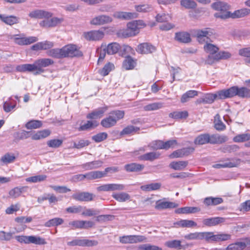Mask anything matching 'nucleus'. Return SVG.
Listing matches in <instances>:
<instances>
[{
  "instance_id": "1",
  "label": "nucleus",
  "mask_w": 250,
  "mask_h": 250,
  "mask_svg": "<svg viewBox=\"0 0 250 250\" xmlns=\"http://www.w3.org/2000/svg\"><path fill=\"white\" fill-rule=\"evenodd\" d=\"M204 49L205 51L208 54L205 61V63L207 64L212 65L220 60L227 59L231 56V54L228 52H218L219 49L217 46L208 42L204 45Z\"/></svg>"
},
{
  "instance_id": "2",
  "label": "nucleus",
  "mask_w": 250,
  "mask_h": 250,
  "mask_svg": "<svg viewBox=\"0 0 250 250\" xmlns=\"http://www.w3.org/2000/svg\"><path fill=\"white\" fill-rule=\"evenodd\" d=\"M125 116L123 110H115L109 113L108 117L103 119L101 122V125L104 128H108L115 126L117 122L122 119Z\"/></svg>"
},
{
  "instance_id": "3",
  "label": "nucleus",
  "mask_w": 250,
  "mask_h": 250,
  "mask_svg": "<svg viewBox=\"0 0 250 250\" xmlns=\"http://www.w3.org/2000/svg\"><path fill=\"white\" fill-rule=\"evenodd\" d=\"M225 92L224 93L227 99L231 98L235 96L242 98H250V89L245 87H242L239 88L237 86H234L228 89H225Z\"/></svg>"
},
{
  "instance_id": "4",
  "label": "nucleus",
  "mask_w": 250,
  "mask_h": 250,
  "mask_svg": "<svg viewBox=\"0 0 250 250\" xmlns=\"http://www.w3.org/2000/svg\"><path fill=\"white\" fill-rule=\"evenodd\" d=\"M193 34L197 41L200 43L207 42L209 37L213 34L212 30L209 28L197 29L193 31Z\"/></svg>"
},
{
  "instance_id": "5",
  "label": "nucleus",
  "mask_w": 250,
  "mask_h": 250,
  "mask_svg": "<svg viewBox=\"0 0 250 250\" xmlns=\"http://www.w3.org/2000/svg\"><path fill=\"white\" fill-rule=\"evenodd\" d=\"M63 57H75L83 56V53L77 48L76 45L68 44L62 47Z\"/></svg>"
},
{
  "instance_id": "6",
  "label": "nucleus",
  "mask_w": 250,
  "mask_h": 250,
  "mask_svg": "<svg viewBox=\"0 0 250 250\" xmlns=\"http://www.w3.org/2000/svg\"><path fill=\"white\" fill-rule=\"evenodd\" d=\"M104 173L100 171H93L86 173L85 174H79L73 176V180L75 182L83 181L85 179L88 180H92L102 178Z\"/></svg>"
},
{
  "instance_id": "7",
  "label": "nucleus",
  "mask_w": 250,
  "mask_h": 250,
  "mask_svg": "<svg viewBox=\"0 0 250 250\" xmlns=\"http://www.w3.org/2000/svg\"><path fill=\"white\" fill-rule=\"evenodd\" d=\"M138 22L143 23L142 21H136L127 24V28L123 31V36L125 37H129L135 36L139 33L140 27H138Z\"/></svg>"
},
{
  "instance_id": "8",
  "label": "nucleus",
  "mask_w": 250,
  "mask_h": 250,
  "mask_svg": "<svg viewBox=\"0 0 250 250\" xmlns=\"http://www.w3.org/2000/svg\"><path fill=\"white\" fill-rule=\"evenodd\" d=\"M225 92V89H223L217 91L215 94H207L202 99L200 103L211 104L216 99H226L227 97L224 94Z\"/></svg>"
},
{
  "instance_id": "9",
  "label": "nucleus",
  "mask_w": 250,
  "mask_h": 250,
  "mask_svg": "<svg viewBox=\"0 0 250 250\" xmlns=\"http://www.w3.org/2000/svg\"><path fill=\"white\" fill-rule=\"evenodd\" d=\"M108 107L106 105L96 108L86 115V118L92 120H96L103 117L104 113L108 110Z\"/></svg>"
},
{
  "instance_id": "10",
  "label": "nucleus",
  "mask_w": 250,
  "mask_h": 250,
  "mask_svg": "<svg viewBox=\"0 0 250 250\" xmlns=\"http://www.w3.org/2000/svg\"><path fill=\"white\" fill-rule=\"evenodd\" d=\"M104 32L100 30H92L83 33V36L85 39L90 41L101 40L104 38Z\"/></svg>"
},
{
  "instance_id": "11",
  "label": "nucleus",
  "mask_w": 250,
  "mask_h": 250,
  "mask_svg": "<svg viewBox=\"0 0 250 250\" xmlns=\"http://www.w3.org/2000/svg\"><path fill=\"white\" fill-rule=\"evenodd\" d=\"M146 239L145 236L142 235H126L120 237L119 240L122 244H132L143 242Z\"/></svg>"
},
{
  "instance_id": "12",
  "label": "nucleus",
  "mask_w": 250,
  "mask_h": 250,
  "mask_svg": "<svg viewBox=\"0 0 250 250\" xmlns=\"http://www.w3.org/2000/svg\"><path fill=\"white\" fill-rule=\"evenodd\" d=\"M156 50V47L148 42L140 43L137 46L136 48L137 52L142 54L152 53Z\"/></svg>"
},
{
  "instance_id": "13",
  "label": "nucleus",
  "mask_w": 250,
  "mask_h": 250,
  "mask_svg": "<svg viewBox=\"0 0 250 250\" xmlns=\"http://www.w3.org/2000/svg\"><path fill=\"white\" fill-rule=\"evenodd\" d=\"M112 21V18L105 15H101L97 16L92 19L90 21V23L95 25H101L109 23Z\"/></svg>"
},
{
  "instance_id": "14",
  "label": "nucleus",
  "mask_w": 250,
  "mask_h": 250,
  "mask_svg": "<svg viewBox=\"0 0 250 250\" xmlns=\"http://www.w3.org/2000/svg\"><path fill=\"white\" fill-rule=\"evenodd\" d=\"M125 186L123 184H107L98 187L97 189L99 191H114L123 190L125 189Z\"/></svg>"
},
{
  "instance_id": "15",
  "label": "nucleus",
  "mask_w": 250,
  "mask_h": 250,
  "mask_svg": "<svg viewBox=\"0 0 250 250\" xmlns=\"http://www.w3.org/2000/svg\"><path fill=\"white\" fill-rule=\"evenodd\" d=\"M250 245V237L245 238L243 241L237 242L229 245L224 250H243L247 245Z\"/></svg>"
},
{
  "instance_id": "16",
  "label": "nucleus",
  "mask_w": 250,
  "mask_h": 250,
  "mask_svg": "<svg viewBox=\"0 0 250 250\" xmlns=\"http://www.w3.org/2000/svg\"><path fill=\"white\" fill-rule=\"evenodd\" d=\"M95 195L88 192H80L73 194V199L81 202H89L92 201Z\"/></svg>"
},
{
  "instance_id": "17",
  "label": "nucleus",
  "mask_w": 250,
  "mask_h": 250,
  "mask_svg": "<svg viewBox=\"0 0 250 250\" xmlns=\"http://www.w3.org/2000/svg\"><path fill=\"white\" fill-rule=\"evenodd\" d=\"M179 205L174 202L164 201L159 200L156 202L155 208L157 210L177 208Z\"/></svg>"
},
{
  "instance_id": "18",
  "label": "nucleus",
  "mask_w": 250,
  "mask_h": 250,
  "mask_svg": "<svg viewBox=\"0 0 250 250\" xmlns=\"http://www.w3.org/2000/svg\"><path fill=\"white\" fill-rule=\"evenodd\" d=\"M34 67V74H41L44 71L43 68L47 66V59H42L36 61L33 63Z\"/></svg>"
},
{
  "instance_id": "19",
  "label": "nucleus",
  "mask_w": 250,
  "mask_h": 250,
  "mask_svg": "<svg viewBox=\"0 0 250 250\" xmlns=\"http://www.w3.org/2000/svg\"><path fill=\"white\" fill-rule=\"evenodd\" d=\"M137 14L135 13L117 11L114 13L113 16L120 20H129L137 18Z\"/></svg>"
},
{
  "instance_id": "20",
  "label": "nucleus",
  "mask_w": 250,
  "mask_h": 250,
  "mask_svg": "<svg viewBox=\"0 0 250 250\" xmlns=\"http://www.w3.org/2000/svg\"><path fill=\"white\" fill-rule=\"evenodd\" d=\"M226 219L223 217H216L205 219L203 221L204 225L208 227L216 226L225 222Z\"/></svg>"
},
{
  "instance_id": "21",
  "label": "nucleus",
  "mask_w": 250,
  "mask_h": 250,
  "mask_svg": "<svg viewBox=\"0 0 250 250\" xmlns=\"http://www.w3.org/2000/svg\"><path fill=\"white\" fill-rule=\"evenodd\" d=\"M16 43L20 45H24L30 44L32 43L36 42L38 38L36 37H28L23 38H15L14 39Z\"/></svg>"
},
{
  "instance_id": "22",
  "label": "nucleus",
  "mask_w": 250,
  "mask_h": 250,
  "mask_svg": "<svg viewBox=\"0 0 250 250\" xmlns=\"http://www.w3.org/2000/svg\"><path fill=\"white\" fill-rule=\"evenodd\" d=\"M0 20L7 25H12L19 23L20 19L18 17L13 15L6 16L0 14Z\"/></svg>"
},
{
  "instance_id": "23",
  "label": "nucleus",
  "mask_w": 250,
  "mask_h": 250,
  "mask_svg": "<svg viewBox=\"0 0 250 250\" xmlns=\"http://www.w3.org/2000/svg\"><path fill=\"white\" fill-rule=\"evenodd\" d=\"M229 161V159H228ZM240 159H232V161H229L223 164H217L213 165L212 167L215 168H221L225 167H237L240 163Z\"/></svg>"
},
{
  "instance_id": "24",
  "label": "nucleus",
  "mask_w": 250,
  "mask_h": 250,
  "mask_svg": "<svg viewBox=\"0 0 250 250\" xmlns=\"http://www.w3.org/2000/svg\"><path fill=\"white\" fill-rule=\"evenodd\" d=\"M200 211V208L198 207H185L178 208L175 210L177 214H189L194 213Z\"/></svg>"
},
{
  "instance_id": "25",
  "label": "nucleus",
  "mask_w": 250,
  "mask_h": 250,
  "mask_svg": "<svg viewBox=\"0 0 250 250\" xmlns=\"http://www.w3.org/2000/svg\"><path fill=\"white\" fill-rule=\"evenodd\" d=\"M62 18L53 17L52 14L48 12V27L59 26L63 21Z\"/></svg>"
},
{
  "instance_id": "26",
  "label": "nucleus",
  "mask_w": 250,
  "mask_h": 250,
  "mask_svg": "<svg viewBox=\"0 0 250 250\" xmlns=\"http://www.w3.org/2000/svg\"><path fill=\"white\" fill-rule=\"evenodd\" d=\"M28 16L31 19H42L47 17V12L44 10L35 9L31 11Z\"/></svg>"
},
{
  "instance_id": "27",
  "label": "nucleus",
  "mask_w": 250,
  "mask_h": 250,
  "mask_svg": "<svg viewBox=\"0 0 250 250\" xmlns=\"http://www.w3.org/2000/svg\"><path fill=\"white\" fill-rule=\"evenodd\" d=\"M223 202V199L220 197H208L204 199L203 203L207 206H216Z\"/></svg>"
},
{
  "instance_id": "28",
  "label": "nucleus",
  "mask_w": 250,
  "mask_h": 250,
  "mask_svg": "<svg viewBox=\"0 0 250 250\" xmlns=\"http://www.w3.org/2000/svg\"><path fill=\"white\" fill-rule=\"evenodd\" d=\"M103 163L102 161L97 160L83 164L81 167L85 170H88L101 167Z\"/></svg>"
},
{
  "instance_id": "29",
  "label": "nucleus",
  "mask_w": 250,
  "mask_h": 250,
  "mask_svg": "<svg viewBox=\"0 0 250 250\" xmlns=\"http://www.w3.org/2000/svg\"><path fill=\"white\" fill-rule=\"evenodd\" d=\"M145 166L137 163H131L125 166V169L127 172H139L142 170Z\"/></svg>"
},
{
  "instance_id": "30",
  "label": "nucleus",
  "mask_w": 250,
  "mask_h": 250,
  "mask_svg": "<svg viewBox=\"0 0 250 250\" xmlns=\"http://www.w3.org/2000/svg\"><path fill=\"white\" fill-rule=\"evenodd\" d=\"M188 162L186 161H173L169 164V167L175 170H182L187 167Z\"/></svg>"
},
{
  "instance_id": "31",
  "label": "nucleus",
  "mask_w": 250,
  "mask_h": 250,
  "mask_svg": "<svg viewBox=\"0 0 250 250\" xmlns=\"http://www.w3.org/2000/svg\"><path fill=\"white\" fill-rule=\"evenodd\" d=\"M180 240H174L169 241L166 243V246L169 248H174L178 250L185 249L190 246V245L188 244L182 246Z\"/></svg>"
},
{
  "instance_id": "32",
  "label": "nucleus",
  "mask_w": 250,
  "mask_h": 250,
  "mask_svg": "<svg viewBox=\"0 0 250 250\" xmlns=\"http://www.w3.org/2000/svg\"><path fill=\"white\" fill-rule=\"evenodd\" d=\"M27 188L26 186L14 188L9 191V196L12 198H16L19 197L21 193L25 192Z\"/></svg>"
},
{
  "instance_id": "33",
  "label": "nucleus",
  "mask_w": 250,
  "mask_h": 250,
  "mask_svg": "<svg viewBox=\"0 0 250 250\" xmlns=\"http://www.w3.org/2000/svg\"><path fill=\"white\" fill-rule=\"evenodd\" d=\"M239 55L244 58L245 63L250 65V47H245L239 50Z\"/></svg>"
},
{
  "instance_id": "34",
  "label": "nucleus",
  "mask_w": 250,
  "mask_h": 250,
  "mask_svg": "<svg viewBox=\"0 0 250 250\" xmlns=\"http://www.w3.org/2000/svg\"><path fill=\"white\" fill-rule=\"evenodd\" d=\"M175 39L184 43H188L191 42L190 34L184 32L176 33L175 34Z\"/></svg>"
},
{
  "instance_id": "35",
  "label": "nucleus",
  "mask_w": 250,
  "mask_h": 250,
  "mask_svg": "<svg viewBox=\"0 0 250 250\" xmlns=\"http://www.w3.org/2000/svg\"><path fill=\"white\" fill-rule=\"evenodd\" d=\"M160 155V153L158 152H151L141 155L139 158L140 160L153 161L159 158Z\"/></svg>"
},
{
  "instance_id": "36",
  "label": "nucleus",
  "mask_w": 250,
  "mask_h": 250,
  "mask_svg": "<svg viewBox=\"0 0 250 250\" xmlns=\"http://www.w3.org/2000/svg\"><path fill=\"white\" fill-rule=\"evenodd\" d=\"M250 14V9L248 8H242L235 11L232 13L231 18L237 19L246 17Z\"/></svg>"
},
{
  "instance_id": "37",
  "label": "nucleus",
  "mask_w": 250,
  "mask_h": 250,
  "mask_svg": "<svg viewBox=\"0 0 250 250\" xmlns=\"http://www.w3.org/2000/svg\"><path fill=\"white\" fill-rule=\"evenodd\" d=\"M99 122L97 120H88L84 124L81 125L80 130H88L94 129L99 125Z\"/></svg>"
},
{
  "instance_id": "38",
  "label": "nucleus",
  "mask_w": 250,
  "mask_h": 250,
  "mask_svg": "<svg viewBox=\"0 0 250 250\" xmlns=\"http://www.w3.org/2000/svg\"><path fill=\"white\" fill-rule=\"evenodd\" d=\"M107 54L108 55H113L117 53L120 49V46L117 42H112L108 44L107 46H104Z\"/></svg>"
},
{
  "instance_id": "39",
  "label": "nucleus",
  "mask_w": 250,
  "mask_h": 250,
  "mask_svg": "<svg viewBox=\"0 0 250 250\" xmlns=\"http://www.w3.org/2000/svg\"><path fill=\"white\" fill-rule=\"evenodd\" d=\"M174 224L182 228H192L197 226L196 223L190 220H181L174 223Z\"/></svg>"
},
{
  "instance_id": "40",
  "label": "nucleus",
  "mask_w": 250,
  "mask_h": 250,
  "mask_svg": "<svg viewBox=\"0 0 250 250\" xmlns=\"http://www.w3.org/2000/svg\"><path fill=\"white\" fill-rule=\"evenodd\" d=\"M209 134L205 133L198 136L194 140L195 145H203L208 143Z\"/></svg>"
},
{
  "instance_id": "41",
  "label": "nucleus",
  "mask_w": 250,
  "mask_h": 250,
  "mask_svg": "<svg viewBox=\"0 0 250 250\" xmlns=\"http://www.w3.org/2000/svg\"><path fill=\"white\" fill-rule=\"evenodd\" d=\"M212 8L219 12L227 11L229 9V6L223 1H217L214 2L211 5Z\"/></svg>"
},
{
  "instance_id": "42",
  "label": "nucleus",
  "mask_w": 250,
  "mask_h": 250,
  "mask_svg": "<svg viewBox=\"0 0 250 250\" xmlns=\"http://www.w3.org/2000/svg\"><path fill=\"white\" fill-rule=\"evenodd\" d=\"M112 197L120 202H124L130 199V195L125 192L114 193L112 195Z\"/></svg>"
},
{
  "instance_id": "43",
  "label": "nucleus",
  "mask_w": 250,
  "mask_h": 250,
  "mask_svg": "<svg viewBox=\"0 0 250 250\" xmlns=\"http://www.w3.org/2000/svg\"><path fill=\"white\" fill-rule=\"evenodd\" d=\"M34 67L33 64H23L17 65L16 70L20 72H33L34 71Z\"/></svg>"
},
{
  "instance_id": "44",
  "label": "nucleus",
  "mask_w": 250,
  "mask_h": 250,
  "mask_svg": "<svg viewBox=\"0 0 250 250\" xmlns=\"http://www.w3.org/2000/svg\"><path fill=\"white\" fill-rule=\"evenodd\" d=\"M188 115L187 111H174L169 114V117L174 119H186Z\"/></svg>"
},
{
  "instance_id": "45",
  "label": "nucleus",
  "mask_w": 250,
  "mask_h": 250,
  "mask_svg": "<svg viewBox=\"0 0 250 250\" xmlns=\"http://www.w3.org/2000/svg\"><path fill=\"white\" fill-rule=\"evenodd\" d=\"M161 187V184L159 183H151L150 184L142 186L141 189L143 191H150L159 189Z\"/></svg>"
},
{
  "instance_id": "46",
  "label": "nucleus",
  "mask_w": 250,
  "mask_h": 250,
  "mask_svg": "<svg viewBox=\"0 0 250 250\" xmlns=\"http://www.w3.org/2000/svg\"><path fill=\"white\" fill-rule=\"evenodd\" d=\"M42 125V122L39 120H31L25 125L28 129H34L40 128Z\"/></svg>"
},
{
  "instance_id": "47",
  "label": "nucleus",
  "mask_w": 250,
  "mask_h": 250,
  "mask_svg": "<svg viewBox=\"0 0 250 250\" xmlns=\"http://www.w3.org/2000/svg\"><path fill=\"white\" fill-rule=\"evenodd\" d=\"M198 92L196 90H189L186 93H184L181 97V102L182 103L188 102L189 99L192 98L196 96H197Z\"/></svg>"
},
{
  "instance_id": "48",
  "label": "nucleus",
  "mask_w": 250,
  "mask_h": 250,
  "mask_svg": "<svg viewBox=\"0 0 250 250\" xmlns=\"http://www.w3.org/2000/svg\"><path fill=\"white\" fill-rule=\"evenodd\" d=\"M250 140V134L243 133L237 135L233 138V141L235 143H242Z\"/></svg>"
},
{
  "instance_id": "49",
  "label": "nucleus",
  "mask_w": 250,
  "mask_h": 250,
  "mask_svg": "<svg viewBox=\"0 0 250 250\" xmlns=\"http://www.w3.org/2000/svg\"><path fill=\"white\" fill-rule=\"evenodd\" d=\"M136 62L130 56L127 57L123 62V67L126 70L133 69Z\"/></svg>"
},
{
  "instance_id": "50",
  "label": "nucleus",
  "mask_w": 250,
  "mask_h": 250,
  "mask_svg": "<svg viewBox=\"0 0 250 250\" xmlns=\"http://www.w3.org/2000/svg\"><path fill=\"white\" fill-rule=\"evenodd\" d=\"M163 104V103L160 102L153 103L145 106L144 109L147 111L156 110L162 108Z\"/></svg>"
},
{
  "instance_id": "51",
  "label": "nucleus",
  "mask_w": 250,
  "mask_h": 250,
  "mask_svg": "<svg viewBox=\"0 0 250 250\" xmlns=\"http://www.w3.org/2000/svg\"><path fill=\"white\" fill-rule=\"evenodd\" d=\"M240 147L238 145H226L220 148V150L224 153L235 152L239 149Z\"/></svg>"
},
{
  "instance_id": "52",
  "label": "nucleus",
  "mask_w": 250,
  "mask_h": 250,
  "mask_svg": "<svg viewBox=\"0 0 250 250\" xmlns=\"http://www.w3.org/2000/svg\"><path fill=\"white\" fill-rule=\"evenodd\" d=\"M213 242L225 241L230 239L231 235L229 234L220 233L214 234L213 236Z\"/></svg>"
},
{
  "instance_id": "53",
  "label": "nucleus",
  "mask_w": 250,
  "mask_h": 250,
  "mask_svg": "<svg viewBox=\"0 0 250 250\" xmlns=\"http://www.w3.org/2000/svg\"><path fill=\"white\" fill-rule=\"evenodd\" d=\"M135 9L139 12H149L153 10V7L151 5L148 4H144L142 5H136Z\"/></svg>"
},
{
  "instance_id": "54",
  "label": "nucleus",
  "mask_w": 250,
  "mask_h": 250,
  "mask_svg": "<svg viewBox=\"0 0 250 250\" xmlns=\"http://www.w3.org/2000/svg\"><path fill=\"white\" fill-rule=\"evenodd\" d=\"M62 48L61 49H52L48 51V55L56 58H63Z\"/></svg>"
},
{
  "instance_id": "55",
  "label": "nucleus",
  "mask_w": 250,
  "mask_h": 250,
  "mask_svg": "<svg viewBox=\"0 0 250 250\" xmlns=\"http://www.w3.org/2000/svg\"><path fill=\"white\" fill-rule=\"evenodd\" d=\"M180 3L186 9H194L197 6L196 3L193 0H181Z\"/></svg>"
},
{
  "instance_id": "56",
  "label": "nucleus",
  "mask_w": 250,
  "mask_h": 250,
  "mask_svg": "<svg viewBox=\"0 0 250 250\" xmlns=\"http://www.w3.org/2000/svg\"><path fill=\"white\" fill-rule=\"evenodd\" d=\"M29 244L42 245L45 243V240L37 236H29Z\"/></svg>"
},
{
  "instance_id": "57",
  "label": "nucleus",
  "mask_w": 250,
  "mask_h": 250,
  "mask_svg": "<svg viewBox=\"0 0 250 250\" xmlns=\"http://www.w3.org/2000/svg\"><path fill=\"white\" fill-rule=\"evenodd\" d=\"M214 127L217 130H223L226 128L225 125L220 120V116L218 114L215 117Z\"/></svg>"
},
{
  "instance_id": "58",
  "label": "nucleus",
  "mask_w": 250,
  "mask_h": 250,
  "mask_svg": "<svg viewBox=\"0 0 250 250\" xmlns=\"http://www.w3.org/2000/svg\"><path fill=\"white\" fill-rule=\"evenodd\" d=\"M113 68L114 64L108 62L106 64L101 70L99 71V73L101 75L105 76L109 74V73Z\"/></svg>"
},
{
  "instance_id": "59",
  "label": "nucleus",
  "mask_w": 250,
  "mask_h": 250,
  "mask_svg": "<svg viewBox=\"0 0 250 250\" xmlns=\"http://www.w3.org/2000/svg\"><path fill=\"white\" fill-rule=\"evenodd\" d=\"M140 130V128L137 127H135L133 125H128L121 132V135H125L131 134L133 132H136Z\"/></svg>"
},
{
  "instance_id": "60",
  "label": "nucleus",
  "mask_w": 250,
  "mask_h": 250,
  "mask_svg": "<svg viewBox=\"0 0 250 250\" xmlns=\"http://www.w3.org/2000/svg\"><path fill=\"white\" fill-rule=\"evenodd\" d=\"M47 137V131L46 130L39 131L36 133L32 132V139L34 140H40Z\"/></svg>"
},
{
  "instance_id": "61",
  "label": "nucleus",
  "mask_w": 250,
  "mask_h": 250,
  "mask_svg": "<svg viewBox=\"0 0 250 250\" xmlns=\"http://www.w3.org/2000/svg\"><path fill=\"white\" fill-rule=\"evenodd\" d=\"M107 138V134L106 132L99 133L92 137V139L96 143L103 141Z\"/></svg>"
},
{
  "instance_id": "62",
  "label": "nucleus",
  "mask_w": 250,
  "mask_h": 250,
  "mask_svg": "<svg viewBox=\"0 0 250 250\" xmlns=\"http://www.w3.org/2000/svg\"><path fill=\"white\" fill-rule=\"evenodd\" d=\"M46 176L43 175H36L30 177L25 179L26 182L30 183H37L42 181L46 179Z\"/></svg>"
},
{
  "instance_id": "63",
  "label": "nucleus",
  "mask_w": 250,
  "mask_h": 250,
  "mask_svg": "<svg viewBox=\"0 0 250 250\" xmlns=\"http://www.w3.org/2000/svg\"><path fill=\"white\" fill-rule=\"evenodd\" d=\"M90 144V142L87 140L81 139L77 142H74L73 147L80 149L84 146H88Z\"/></svg>"
},
{
  "instance_id": "64",
  "label": "nucleus",
  "mask_w": 250,
  "mask_h": 250,
  "mask_svg": "<svg viewBox=\"0 0 250 250\" xmlns=\"http://www.w3.org/2000/svg\"><path fill=\"white\" fill-rule=\"evenodd\" d=\"M139 249L142 250H162L161 248L149 244L141 245L139 246Z\"/></svg>"
}]
</instances>
